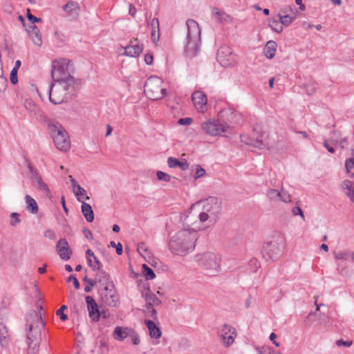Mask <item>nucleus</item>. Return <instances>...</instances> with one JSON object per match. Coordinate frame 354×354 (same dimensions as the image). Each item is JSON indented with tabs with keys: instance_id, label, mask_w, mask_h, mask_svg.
<instances>
[{
	"instance_id": "nucleus-1",
	"label": "nucleus",
	"mask_w": 354,
	"mask_h": 354,
	"mask_svg": "<svg viewBox=\"0 0 354 354\" xmlns=\"http://www.w3.org/2000/svg\"><path fill=\"white\" fill-rule=\"evenodd\" d=\"M39 313L31 310L27 314L26 330L28 354H36L41 342V329L44 328V321L42 317V304H39Z\"/></svg>"
},
{
	"instance_id": "nucleus-2",
	"label": "nucleus",
	"mask_w": 354,
	"mask_h": 354,
	"mask_svg": "<svg viewBox=\"0 0 354 354\" xmlns=\"http://www.w3.org/2000/svg\"><path fill=\"white\" fill-rule=\"evenodd\" d=\"M197 239L196 232L190 229H183L173 236L169 243L171 253L184 256L192 252Z\"/></svg>"
},
{
	"instance_id": "nucleus-3",
	"label": "nucleus",
	"mask_w": 354,
	"mask_h": 354,
	"mask_svg": "<svg viewBox=\"0 0 354 354\" xmlns=\"http://www.w3.org/2000/svg\"><path fill=\"white\" fill-rule=\"evenodd\" d=\"M187 35L185 46V53L187 57L192 58L200 51L201 30L198 24L194 19H189L186 22Z\"/></svg>"
},
{
	"instance_id": "nucleus-4",
	"label": "nucleus",
	"mask_w": 354,
	"mask_h": 354,
	"mask_svg": "<svg viewBox=\"0 0 354 354\" xmlns=\"http://www.w3.org/2000/svg\"><path fill=\"white\" fill-rule=\"evenodd\" d=\"M48 133L57 149L66 152L71 148V140L64 127L57 121H50L47 124Z\"/></svg>"
},
{
	"instance_id": "nucleus-5",
	"label": "nucleus",
	"mask_w": 354,
	"mask_h": 354,
	"mask_svg": "<svg viewBox=\"0 0 354 354\" xmlns=\"http://www.w3.org/2000/svg\"><path fill=\"white\" fill-rule=\"evenodd\" d=\"M201 203L203 204V210L198 215L200 221L204 223L209 221L212 224L215 223L222 210L221 200L216 197L210 196L201 201Z\"/></svg>"
},
{
	"instance_id": "nucleus-6",
	"label": "nucleus",
	"mask_w": 354,
	"mask_h": 354,
	"mask_svg": "<svg viewBox=\"0 0 354 354\" xmlns=\"http://www.w3.org/2000/svg\"><path fill=\"white\" fill-rule=\"evenodd\" d=\"M195 261L203 268L206 274L216 275L220 269V258L213 252H205L195 256Z\"/></svg>"
},
{
	"instance_id": "nucleus-7",
	"label": "nucleus",
	"mask_w": 354,
	"mask_h": 354,
	"mask_svg": "<svg viewBox=\"0 0 354 354\" xmlns=\"http://www.w3.org/2000/svg\"><path fill=\"white\" fill-rule=\"evenodd\" d=\"M162 80L158 77H149L144 86V92L146 96L151 100L161 99L166 93L165 88L162 87Z\"/></svg>"
},
{
	"instance_id": "nucleus-8",
	"label": "nucleus",
	"mask_w": 354,
	"mask_h": 354,
	"mask_svg": "<svg viewBox=\"0 0 354 354\" xmlns=\"http://www.w3.org/2000/svg\"><path fill=\"white\" fill-rule=\"evenodd\" d=\"M201 129L207 134L218 136H222L223 133L229 132L230 127L218 120H209L201 124Z\"/></svg>"
},
{
	"instance_id": "nucleus-9",
	"label": "nucleus",
	"mask_w": 354,
	"mask_h": 354,
	"mask_svg": "<svg viewBox=\"0 0 354 354\" xmlns=\"http://www.w3.org/2000/svg\"><path fill=\"white\" fill-rule=\"evenodd\" d=\"M26 17L31 24L28 25V28H26V30L31 37L34 44L38 46H41L43 43L42 35L37 26L35 25V23L41 22L42 19L32 15L30 12V8L26 9Z\"/></svg>"
},
{
	"instance_id": "nucleus-10",
	"label": "nucleus",
	"mask_w": 354,
	"mask_h": 354,
	"mask_svg": "<svg viewBox=\"0 0 354 354\" xmlns=\"http://www.w3.org/2000/svg\"><path fill=\"white\" fill-rule=\"evenodd\" d=\"M282 241L283 238L279 236L276 239L265 243L262 250L263 257L267 261L277 259L281 253L280 244Z\"/></svg>"
},
{
	"instance_id": "nucleus-11",
	"label": "nucleus",
	"mask_w": 354,
	"mask_h": 354,
	"mask_svg": "<svg viewBox=\"0 0 354 354\" xmlns=\"http://www.w3.org/2000/svg\"><path fill=\"white\" fill-rule=\"evenodd\" d=\"M70 62L67 59H59L53 62L51 76L55 82L71 75L69 73Z\"/></svg>"
},
{
	"instance_id": "nucleus-12",
	"label": "nucleus",
	"mask_w": 354,
	"mask_h": 354,
	"mask_svg": "<svg viewBox=\"0 0 354 354\" xmlns=\"http://www.w3.org/2000/svg\"><path fill=\"white\" fill-rule=\"evenodd\" d=\"M217 61L224 67L232 66L234 62V56L232 50L227 46H222L217 50Z\"/></svg>"
},
{
	"instance_id": "nucleus-13",
	"label": "nucleus",
	"mask_w": 354,
	"mask_h": 354,
	"mask_svg": "<svg viewBox=\"0 0 354 354\" xmlns=\"http://www.w3.org/2000/svg\"><path fill=\"white\" fill-rule=\"evenodd\" d=\"M56 251L63 261H68L71 259L73 251L71 249L67 240L64 238L60 239L56 244Z\"/></svg>"
},
{
	"instance_id": "nucleus-14",
	"label": "nucleus",
	"mask_w": 354,
	"mask_h": 354,
	"mask_svg": "<svg viewBox=\"0 0 354 354\" xmlns=\"http://www.w3.org/2000/svg\"><path fill=\"white\" fill-rule=\"evenodd\" d=\"M219 334L225 346H229L234 342L236 332L234 327L225 324L221 328Z\"/></svg>"
},
{
	"instance_id": "nucleus-15",
	"label": "nucleus",
	"mask_w": 354,
	"mask_h": 354,
	"mask_svg": "<svg viewBox=\"0 0 354 354\" xmlns=\"http://www.w3.org/2000/svg\"><path fill=\"white\" fill-rule=\"evenodd\" d=\"M85 301L89 317L95 322L99 321L100 318V311L99 310L98 305L95 299L93 297L88 295L85 297Z\"/></svg>"
},
{
	"instance_id": "nucleus-16",
	"label": "nucleus",
	"mask_w": 354,
	"mask_h": 354,
	"mask_svg": "<svg viewBox=\"0 0 354 354\" xmlns=\"http://www.w3.org/2000/svg\"><path fill=\"white\" fill-rule=\"evenodd\" d=\"M101 298L102 301L106 305L115 307L118 306L119 302L118 296L115 294V291L112 288H109V290H101Z\"/></svg>"
},
{
	"instance_id": "nucleus-17",
	"label": "nucleus",
	"mask_w": 354,
	"mask_h": 354,
	"mask_svg": "<svg viewBox=\"0 0 354 354\" xmlns=\"http://www.w3.org/2000/svg\"><path fill=\"white\" fill-rule=\"evenodd\" d=\"M101 298L102 301L106 305L115 307L118 306L119 302L118 296L115 294V291L112 288H109V290H101Z\"/></svg>"
},
{
	"instance_id": "nucleus-18",
	"label": "nucleus",
	"mask_w": 354,
	"mask_h": 354,
	"mask_svg": "<svg viewBox=\"0 0 354 354\" xmlns=\"http://www.w3.org/2000/svg\"><path fill=\"white\" fill-rule=\"evenodd\" d=\"M58 84L56 86H58L61 91H63L66 94L68 92L69 94H73L75 91V80L73 76H66L65 77H62L60 80H57Z\"/></svg>"
},
{
	"instance_id": "nucleus-19",
	"label": "nucleus",
	"mask_w": 354,
	"mask_h": 354,
	"mask_svg": "<svg viewBox=\"0 0 354 354\" xmlns=\"http://www.w3.org/2000/svg\"><path fill=\"white\" fill-rule=\"evenodd\" d=\"M58 86L53 84L50 86L48 98L49 101L53 104H59L65 100L66 93L61 91Z\"/></svg>"
},
{
	"instance_id": "nucleus-20",
	"label": "nucleus",
	"mask_w": 354,
	"mask_h": 354,
	"mask_svg": "<svg viewBox=\"0 0 354 354\" xmlns=\"http://www.w3.org/2000/svg\"><path fill=\"white\" fill-rule=\"evenodd\" d=\"M147 25L151 28V38L152 41L156 44L160 39V23L157 17H153L150 21L146 15Z\"/></svg>"
},
{
	"instance_id": "nucleus-21",
	"label": "nucleus",
	"mask_w": 354,
	"mask_h": 354,
	"mask_svg": "<svg viewBox=\"0 0 354 354\" xmlns=\"http://www.w3.org/2000/svg\"><path fill=\"white\" fill-rule=\"evenodd\" d=\"M192 100L196 109L203 112L206 109L207 97L201 91H195L192 95Z\"/></svg>"
},
{
	"instance_id": "nucleus-22",
	"label": "nucleus",
	"mask_w": 354,
	"mask_h": 354,
	"mask_svg": "<svg viewBox=\"0 0 354 354\" xmlns=\"http://www.w3.org/2000/svg\"><path fill=\"white\" fill-rule=\"evenodd\" d=\"M63 10L67 14V17L73 20L78 17L80 7L77 2L70 1L63 7Z\"/></svg>"
},
{
	"instance_id": "nucleus-23",
	"label": "nucleus",
	"mask_w": 354,
	"mask_h": 354,
	"mask_svg": "<svg viewBox=\"0 0 354 354\" xmlns=\"http://www.w3.org/2000/svg\"><path fill=\"white\" fill-rule=\"evenodd\" d=\"M100 286L102 287V290H109V288L114 287L113 281L111 280L109 274L104 270H100L97 274V279Z\"/></svg>"
},
{
	"instance_id": "nucleus-24",
	"label": "nucleus",
	"mask_w": 354,
	"mask_h": 354,
	"mask_svg": "<svg viewBox=\"0 0 354 354\" xmlns=\"http://www.w3.org/2000/svg\"><path fill=\"white\" fill-rule=\"evenodd\" d=\"M8 329L4 323V317L0 312V344L3 348H6L9 344Z\"/></svg>"
},
{
	"instance_id": "nucleus-25",
	"label": "nucleus",
	"mask_w": 354,
	"mask_h": 354,
	"mask_svg": "<svg viewBox=\"0 0 354 354\" xmlns=\"http://www.w3.org/2000/svg\"><path fill=\"white\" fill-rule=\"evenodd\" d=\"M142 45H140L138 43V40L136 39L134 41H131L124 49V53L126 55L133 57H138L142 51Z\"/></svg>"
},
{
	"instance_id": "nucleus-26",
	"label": "nucleus",
	"mask_w": 354,
	"mask_h": 354,
	"mask_svg": "<svg viewBox=\"0 0 354 354\" xmlns=\"http://www.w3.org/2000/svg\"><path fill=\"white\" fill-rule=\"evenodd\" d=\"M154 322L155 321L153 320L146 319L145 324L149 330V336L151 338L158 339L161 337L162 332Z\"/></svg>"
},
{
	"instance_id": "nucleus-27",
	"label": "nucleus",
	"mask_w": 354,
	"mask_h": 354,
	"mask_svg": "<svg viewBox=\"0 0 354 354\" xmlns=\"http://www.w3.org/2000/svg\"><path fill=\"white\" fill-rule=\"evenodd\" d=\"M288 10H291V8L290 7H287V8L281 9L279 11V13L278 15L279 20L281 21V23L283 26H289L292 23V21L295 19V17H290L288 14Z\"/></svg>"
},
{
	"instance_id": "nucleus-28",
	"label": "nucleus",
	"mask_w": 354,
	"mask_h": 354,
	"mask_svg": "<svg viewBox=\"0 0 354 354\" xmlns=\"http://www.w3.org/2000/svg\"><path fill=\"white\" fill-rule=\"evenodd\" d=\"M277 47V44L274 41H268L263 49L265 56L269 59H272L275 55Z\"/></svg>"
},
{
	"instance_id": "nucleus-29",
	"label": "nucleus",
	"mask_w": 354,
	"mask_h": 354,
	"mask_svg": "<svg viewBox=\"0 0 354 354\" xmlns=\"http://www.w3.org/2000/svg\"><path fill=\"white\" fill-rule=\"evenodd\" d=\"M167 164L170 168L179 167L183 171H185L189 169V163L185 160L180 161L177 158L169 157L167 159Z\"/></svg>"
},
{
	"instance_id": "nucleus-30",
	"label": "nucleus",
	"mask_w": 354,
	"mask_h": 354,
	"mask_svg": "<svg viewBox=\"0 0 354 354\" xmlns=\"http://www.w3.org/2000/svg\"><path fill=\"white\" fill-rule=\"evenodd\" d=\"M131 330V328H122L120 326H117L114 331L113 336L115 339L118 341H122L126 337H129V334L130 333V331Z\"/></svg>"
},
{
	"instance_id": "nucleus-31",
	"label": "nucleus",
	"mask_w": 354,
	"mask_h": 354,
	"mask_svg": "<svg viewBox=\"0 0 354 354\" xmlns=\"http://www.w3.org/2000/svg\"><path fill=\"white\" fill-rule=\"evenodd\" d=\"M81 210H82V214L84 215V216L85 217L86 220L88 222L91 223L93 221L94 218H95L94 212L92 209L91 206L88 203L82 202V206H81Z\"/></svg>"
},
{
	"instance_id": "nucleus-32",
	"label": "nucleus",
	"mask_w": 354,
	"mask_h": 354,
	"mask_svg": "<svg viewBox=\"0 0 354 354\" xmlns=\"http://www.w3.org/2000/svg\"><path fill=\"white\" fill-rule=\"evenodd\" d=\"M142 295L146 301L156 306H160L162 303L161 300L158 298L157 296L152 291H151L149 288H147L145 291H143Z\"/></svg>"
},
{
	"instance_id": "nucleus-33",
	"label": "nucleus",
	"mask_w": 354,
	"mask_h": 354,
	"mask_svg": "<svg viewBox=\"0 0 354 354\" xmlns=\"http://www.w3.org/2000/svg\"><path fill=\"white\" fill-rule=\"evenodd\" d=\"M342 188L347 189L346 194L349 197L350 200L354 202V184L349 180H345L342 183Z\"/></svg>"
},
{
	"instance_id": "nucleus-34",
	"label": "nucleus",
	"mask_w": 354,
	"mask_h": 354,
	"mask_svg": "<svg viewBox=\"0 0 354 354\" xmlns=\"http://www.w3.org/2000/svg\"><path fill=\"white\" fill-rule=\"evenodd\" d=\"M262 137L263 136H261L260 138H250V141L247 142L246 144L252 145L259 149H267L268 144L262 139Z\"/></svg>"
},
{
	"instance_id": "nucleus-35",
	"label": "nucleus",
	"mask_w": 354,
	"mask_h": 354,
	"mask_svg": "<svg viewBox=\"0 0 354 354\" xmlns=\"http://www.w3.org/2000/svg\"><path fill=\"white\" fill-rule=\"evenodd\" d=\"M26 203L27 204V209L32 214H36L38 212V206L37 202L30 196H26Z\"/></svg>"
},
{
	"instance_id": "nucleus-36",
	"label": "nucleus",
	"mask_w": 354,
	"mask_h": 354,
	"mask_svg": "<svg viewBox=\"0 0 354 354\" xmlns=\"http://www.w3.org/2000/svg\"><path fill=\"white\" fill-rule=\"evenodd\" d=\"M73 192L77 200L80 202L82 203L84 199H89V197L86 195V191L80 185L78 186V187H77L76 189L73 190Z\"/></svg>"
},
{
	"instance_id": "nucleus-37",
	"label": "nucleus",
	"mask_w": 354,
	"mask_h": 354,
	"mask_svg": "<svg viewBox=\"0 0 354 354\" xmlns=\"http://www.w3.org/2000/svg\"><path fill=\"white\" fill-rule=\"evenodd\" d=\"M269 26L270 28L274 32L279 33L283 30V26L279 20L277 19H272L269 21Z\"/></svg>"
},
{
	"instance_id": "nucleus-38",
	"label": "nucleus",
	"mask_w": 354,
	"mask_h": 354,
	"mask_svg": "<svg viewBox=\"0 0 354 354\" xmlns=\"http://www.w3.org/2000/svg\"><path fill=\"white\" fill-rule=\"evenodd\" d=\"M142 272L147 280H151L156 277L153 270L146 264L142 266Z\"/></svg>"
},
{
	"instance_id": "nucleus-39",
	"label": "nucleus",
	"mask_w": 354,
	"mask_h": 354,
	"mask_svg": "<svg viewBox=\"0 0 354 354\" xmlns=\"http://www.w3.org/2000/svg\"><path fill=\"white\" fill-rule=\"evenodd\" d=\"M306 92L308 95L315 94L317 91V84L313 80H309L308 83L304 85Z\"/></svg>"
},
{
	"instance_id": "nucleus-40",
	"label": "nucleus",
	"mask_w": 354,
	"mask_h": 354,
	"mask_svg": "<svg viewBox=\"0 0 354 354\" xmlns=\"http://www.w3.org/2000/svg\"><path fill=\"white\" fill-rule=\"evenodd\" d=\"M217 21L220 22L226 21L230 16L223 12H221L217 8H214L212 11Z\"/></svg>"
},
{
	"instance_id": "nucleus-41",
	"label": "nucleus",
	"mask_w": 354,
	"mask_h": 354,
	"mask_svg": "<svg viewBox=\"0 0 354 354\" xmlns=\"http://www.w3.org/2000/svg\"><path fill=\"white\" fill-rule=\"evenodd\" d=\"M8 86V80L3 75V68H0V93H3L6 91Z\"/></svg>"
},
{
	"instance_id": "nucleus-42",
	"label": "nucleus",
	"mask_w": 354,
	"mask_h": 354,
	"mask_svg": "<svg viewBox=\"0 0 354 354\" xmlns=\"http://www.w3.org/2000/svg\"><path fill=\"white\" fill-rule=\"evenodd\" d=\"M143 313L148 317H150L153 321H158V312L155 308L153 309H144Z\"/></svg>"
},
{
	"instance_id": "nucleus-43",
	"label": "nucleus",
	"mask_w": 354,
	"mask_h": 354,
	"mask_svg": "<svg viewBox=\"0 0 354 354\" xmlns=\"http://www.w3.org/2000/svg\"><path fill=\"white\" fill-rule=\"evenodd\" d=\"M268 197L272 201H278L281 196L280 192L277 189H271L267 193Z\"/></svg>"
},
{
	"instance_id": "nucleus-44",
	"label": "nucleus",
	"mask_w": 354,
	"mask_h": 354,
	"mask_svg": "<svg viewBox=\"0 0 354 354\" xmlns=\"http://www.w3.org/2000/svg\"><path fill=\"white\" fill-rule=\"evenodd\" d=\"M129 337L134 345H138L140 342L139 335L133 329L130 331Z\"/></svg>"
},
{
	"instance_id": "nucleus-45",
	"label": "nucleus",
	"mask_w": 354,
	"mask_h": 354,
	"mask_svg": "<svg viewBox=\"0 0 354 354\" xmlns=\"http://www.w3.org/2000/svg\"><path fill=\"white\" fill-rule=\"evenodd\" d=\"M84 281L87 283L88 284L84 287V291L86 292H89L91 291L92 288L95 286L96 281H94L93 279H88L87 277H85L84 278Z\"/></svg>"
},
{
	"instance_id": "nucleus-46",
	"label": "nucleus",
	"mask_w": 354,
	"mask_h": 354,
	"mask_svg": "<svg viewBox=\"0 0 354 354\" xmlns=\"http://www.w3.org/2000/svg\"><path fill=\"white\" fill-rule=\"evenodd\" d=\"M156 176H157V178L159 180H162V181H165V182H169V181H170V180L171 178V176L170 175H169L168 174L165 173L163 171H157Z\"/></svg>"
},
{
	"instance_id": "nucleus-47",
	"label": "nucleus",
	"mask_w": 354,
	"mask_h": 354,
	"mask_svg": "<svg viewBox=\"0 0 354 354\" xmlns=\"http://www.w3.org/2000/svg\"><path fill=\"white\" fill-rule=\"evenodd\" d=\"M137 250L141 256L146 258V256L148 254V249L144 243H139Z\"/></svg>"
},
{
	"instance_id": "nucleus-48",
	"label": "nucleus",
	"mask_w": 354,
	"mask_h": 354,
	"mask_svg": "<svg viewBox=\"0 0 354 354\" xmlns=\"http://www.w3.org/2000/svg\"><path fill=\"white\" fill-rule=\"evenodd\" d=\"M66 308L67 307L66 305H63L56 312L57 315L59 316V318L62 321H66L68 319V316L64 313V310L66 309Z\"/></svg>"
},
{
	"instance_id": "nucleus-49",
	"label": "nucleus",
	"mask_w": 354,
	"mask_h": 354,
	"mask_svg": "<svg viewBox=\"0 0 354 354\" xmlns=\"http://www.w3.org/2000/svg\"><path fill=\"white\" fill-rule=\"evenodd\" d=\"M280 194L281 196L279 197V200L284 203H288L291 201V196L287 192L282 189L280 192Z\"/></svg>"
},
{
	"instance_id": "nucleus-50",
	"label": "nucleus",
	"mask_w": 354,
	"mask_h": 354,
	"mask_svg": "<svg viewBox=\"0 0 354 354\" xmlns=\"http://www.w3.org/2000/svg\"><path fill=\"white\" fill-rule=\"evenodd\" d=\"M10 225L12 226H15L17 223L20 222L19 214L16 212L12 213L10 214Z\"/></svg>"
},
{
	"instance_id": "nucleus-51",
	"label": "nucleus",
	"mask_w": 354,
	"mask_h": 354,
	"mask_svg": "<svg viewBox=\"0 0 354 354\" xmlns=\"http://www.w3.org/2000/svg\"><path fill=\"white\" fill-rule=\"evenodd\" d=\"M110 246L115 248L116 249V253L118 255H121L122 254V245L120 243H115L114 241L110 242Z\"/></svg>"
},
{
	"instance_id": "nucleus-52",
	"label": "nucleus",
	"mask_w": 354,
	"mask_h": 354,
	"mask_svg": "<svg viewBox=\"0 0 354 354\" xmlns=\"http://www.w3.org/2000/svg\"><path fill=\"white\" fill-rule=\"evenodd\" d=\"M71 281H72V283H73V285H74V287L75 289L80 288V282L75 275L71 274L67 278V282H71Z\"/></svg>"
},
{
	"instance_id": "nucleus-53",
	"label": "nucleus",
	"mask_w": 354,
	"mask_h": 354,
	"mask_svg": "<svg viewBox=\"0 0 354 354\" xmlns=\"http://www.w3.org/2000/svg\"><path fill=\"white\" fill-rule=\"evenodd\" d=\"M345 167L348 173L351 172L352 169H354V159L351 158L346 160Z\"/></svg>"
},
{
	"instance_id": "nucleus-54",
	"label": "nucleus",
	"mask_w": 354,
	"mask_h": 354,
	"mask_svg": "<svg viewBox=\"0 0 354 354\" xmlns=\"http://www.w3.org/2000/svg\"><path fill=\"white\" fill-rule=\"evenodd\" d=\"M10 80L12 84H16L18 82L17 71L16 69H12L10 75Z\"/></svg>"
},
{
	"instance_id": "nucleus-55",
	"label": "nucleus",
	"mask_w": 354,
	"mask_h": 354,
	"mask_svg": "<svg viewBox=\"0 0 354 354\" xmlns=\"http://www.w3.org/2000/svg\"><path fill=\"white\" fill-rule=\"evenodd\" d=\"M205 170L201 167L200 165H197L196 171L195 173L194 178L195 179L199 178L205 176Z\"/></svg>"
},
{
	"instance_id": "nucleus-56",
	"label": "nucleus",
	"mask_w": 354,
	"mask_h": 354,
	"mask_svg": "<svg viewBox=\"0 0 354 354\" xmlns=\"http://www.w3.org/2000/svg\"><path fill=\"white\" fill-rule=\"evenodd\" d=\"M292 212L293 215H295V216L300 215L301 217L302 218V219L304 220V218H305L304 214V212L300 207H299V206L294 207L292 209Z\"/></svg>"
},
{
	"instance_id": "nucleus-57",
	"label": "nucleus",
	"mask_w": 354,
	"mask_h": 354,
	"mask_svg": "<svg viewBox=\"0 0 354 354\" xmlns=\"http://www.w3.org/2000/svg\"><path fill=\"white\" fill-rule=\"evenodd\" d=\"M353 344L352 341H344L343 339H339L336 342V345L337 346H345V347H350Z\"/></svg>"
},
{
	"instance_id": "nucleus-58",
	"label": "nucleus",
	"mask_w": 354,
	"mask_h": 354,
	"mask_svg": "<svg viewBox=\"0 0 354 354\" xmlns=\"http://www.w3.org/2000/svg\"><path fill=\"white\" fill-rule=\"evenodd\" d=\"M192 118H183L178 120V124L180 125H189L192 122Z\"/></svg>"
},
{
	"instance_id": "nucleus-59",
	"label": "nucleus",
	"mask_w": 354,
	"mask_h": 354,
	"mask_svg": "<svg viewBox=\"0 0 354 354\" xmlns=\"http://www.w3.org/2000/svg\"><path fill=\"white\" fill-rule=\"evenodd\" d=\"M270 349H272L271 347L268 346H259L256 348L257 351L259 354H266L268 353Z\"/></svg>"
},
{
	"instance_id": "nucleus-60",
	"label": "nucleus",
	"mask_w": 354,
	"mask_h": 354,
	"mask_svg": "<svg viewBox=\"0 0 354 354\" xmlns=\"http://www.w3.org/2000/svg\"><path fill=\"white\" fill-rule=\"evenodd\" d=\"M315 305L316 306V310H315V312H310L308 314L307 318H309L310 317H311L313 315H315L317 312H318L319 310L320 306H324L323 304H318L317 303V297H315Z\"/></svg>"
},
{
	"instance_id": "nucleus-61",
	"label": "nucleus",
	"mask_w": 354,
	"mask_h": 354,
	"mask_svg": "<svg viewBox=\"0 0 354 354\" xmlns=\"http://www.w3.org/2000/svg\"><path fill=\"white\" fill-rule=\"evenodd\" d=\"M145 62L147 64V65H151L153 62V55L150 53H147L145 55Z\"/></svg>"
},
{
	"instance_id": "nucleus-62",
	"label": "nucleus",
	"mask_w": 354,
	"mask_h": 354,
	"mask_svg": "<svg viewBox=\"0 0 354 354\" xmlns=\"http://www.w3.org/2000/svg\"><path fill=\"white\" fill-rule=\"evenodd\" d=\"M30 89L31 92H32V93L35 92L37 93V95L39 97V98L41 100H43L41 93L39 91V90L35 84H31Z\"/></svg>"
},
{
	"instance_id": "nucleus-63",
	"label": "nucleus",
	"mask_w": 354,
	"mask_h": 354,
	"mask_svg": "<svg viewBox=\"0 0 354 354\" xmlns=\"http://www.w3.org/2000/svg\"><path fill=\"white\" fill-rule=\"evenodd\" d=\"M277 338V335L274 333H272L270 335V337H269V339L271 342H272V343L277 347H279L280 346L279 343L278 342H277L275 340V339Z\"/></svg>"
},
{
	"instance_id": "nucleus-64",
	"label": "nucleus",
	"mask_w": 354,
	"mask_h": 354,
	"mask_svg": "<svg viewBox=\"0 0 354 354\" xmlns=\"http://www.w3.org/2000/svg\"><path fill=\"white\" fill-rule=\"evenodd\" d=\"M84 234L86 237V239L91 240L93 239V234L91 232V230L88 228H84L83 230Z\"/></svg>"
}]
</instances>
